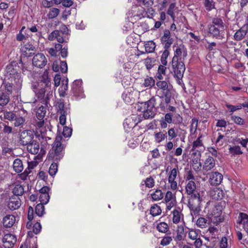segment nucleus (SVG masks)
Segmentation results:
<instances>
[{
	"instance_id": "14",
	"label": "nucleus",
	"mask_w": 248,
	"mask_h": 248,
	"mask_svg": "<svg viewBox=\"0 0 248 248\" xmlns=\"http://www.w3.org/2000/svg\"><path fill=\"white\" fill-rule=\"evenodd\" d=\"M209 183L211 186L219 185L223 180L222 174L218 171H212L208 173Z\"/></svg>"
},
{
	"instance_id": "50",
	"label": "nucleus",
	"mask_w": 248,
	"mask_h": 248,
	"mask_svg": "<svg viewBox=\"0 0 248 248\" xmlns=\"http://www.w3.org/2000/svg\"><path fill=\"white\" fill-rule=\"evenodd\" d=\"M155 60L154 58H147L144 61V63L148 70L151 69L155 65Z\"/></svg>"
},
{
	"instance_id": "2",
	"label": "nucleus",
	"mask_w": 248,
	"mask_h": 248,
	"mask_svg": "<svg viewBox=\"0 0 248 248\" xmlns=\"http://www.w3.org/2000/svg\"><path fill=\"white\" fill-rule=\"evenodd\" d=\"M172 96H169L167 100L166 97H160L164 99L161 101L158 106H156V99L155 97H151L148 101L141 102L138 104V111L143 113V117L145 119H148L154 117L155 112V108H160L162 111H166L168 104L170 103Z\"/></svg>"
},
{
	"instance_id": "6",
	"label": "nucleus",
	"mask_w": 248,
	"mask_h": 248,
	"mask_svg": "<svg viewBox=\"0 0 248 248\" xmlns=\"http://www.w3.org/2000/svg\"><path fill=\"white\" fill-rule=\"evenodd\" d=\"M225 205V202L216 204L213 208L211 217V223L217 226L220 223L222 222L224 219V216L222 215V212Z\"/></svg>"
},
{
	"instance_id": "34",
	"label": "nucleus",
	"mask_w": 248,
	"mask_h": 248,
	"mask_svg": "<svg viewBox=\"0 0 248 248\" xmlns=\"http://www.w3.org/2000/svg\"><path fill=\"white\" fill-rule=\"evenodd\" d=\"M12 193L15 196L19 197L22 196L24 193L23 186L19 184L13 185L12 186Z\"/></svg>"
},
{
	"instance_id": "11",
	"label": "nucleus",
	"mask_w": 248,
	"mask_h": 248,
	"mask_svg": "<svg viewBox=\"0 0 248 248\" xmlns=\"http://www.w3.org/2000/svg\"><path fill=\"white\" fill-rule=\"evenodd\" d=\"M57 113L60 114L59 120L60 123L63 125L66 123V117L70 113V108L65 105L63 100L60 99L58 102Z\"/></svg>"
},
{
	"instance_id": "19",
	"label": "nucleus",
	"mask_w": 248,
	"mask_h": 248,
	"mask_svg": "<svg viewBox=\"0 0 248 248\" xmlns=\"http://www.w3.org/2000/svg\"><path fill=\"white\" fill-rule=\"evenodd\" d=\"M22 55L27 57L33 55L36 51L35 46L30 42L25 43L21 48Z\"/></svg>"
},
{
	"instance_id": "46",
	"label": "nucleus",
	"mask_w": 248,
	"mask_h": 248,
	"mask_svg": "<svg viewBox=\"0 0 248 248\" xmlns=\"http://www.w3.org/2000/svg\"><path fill=\"white\" fill-rule=\"evenodd\" d=\"M46 114V108L41 106L37 109L36 115L38 120L44 119Z\"/></svg>"
},
{
	"instance_id": "28",
	"label": "nucleus",
	"mask_w": 248,
	"mask_h": 248,
	"mask_svg": "<svg viewBox=\"0 0 248 248\" xmlns=\"http://www.w3.org/2000/svg\"><path fill=\"white\" fill-rule=\"evenodd\" d=\"M247 32L248 27L244 25L234 33V39L236 41L242 40L245 37Z\"/></svg>"
},
{
	"instance_id": "57",
	"label": "nucleus",
	"mask_w": 248,
	"mask_h": 248,
	"mask_svg": "<svg viewBox=\"0 0 248 248\" xmlns=\"http://www.w3.org/2000/svg\"><path fill=\"white\" fill-rule=\"evenodd\" d=\"M143 84L145 87L151 88L155 85V80L152 77H148L144 79Z\"/></svg>"
},
{
	"instance_id": "48",
	"label": "nucleus",
	"mask_w": 248,
	"mask_h": 248,
	"mask_svg": "<svg viewBox=\"0 0 248 248\" xmlns=\"http://www.w3.org/2000/svg\"><path fill=\"white\" fill-rule=\"evenodd\" d=\"M10 101V96L5 93L2 92L0 94V106L4 107L6 106Z\"/></svg>"
},
{
	"instance_id": "59",
	"label": "nucleus",
	"mask_w": 248,
	"mask_h": 248,
	"mask_svg": "<svg viewBox=\"0 0 248 248\" xmlns=\"http://www.w3.org/2000/svg\"><path fill=\"white\" fill-rule=\"evenodd\" d=\"M57 163L58 162L53 161L49 167L48 173L51 176L55 175L58 171Z\"/></svg>"
},
{
	"instance_id": "53",
	"label": "nucleus",
	"mask_w": 248,
	"mask_h": 248,
	"mask_svg": "<svg viewBox=\"0 0 248 248\" xmlns=\"http://www.w3.org/2000/svg\"><path fill=\"white\" fill-rule=\"evenodd\" d=\"M203 4L206 10L208 12L215 9V3L213 0H203Z\"/></svg>"
},
{
	"instance_id": "12",
	"label": "nucleus",
	"mask_w": 248,
	"mask_h": 248,
	"mask_svg": "<svg viewBox=\"0 0 248 248\" xmlns=\"http://www.w3.org/2000/svg\"><path fill=\"white\" fill-rule=\"evenodd\" d=\"M141 121L142 118L140 115L132 114L124 120L123 124L124 128L128 131L135 127Z\"/></svg>"
},
{
	"instance_id": "64",
	"label": "nucleus",
	"mask_w": 248,
	"mask_h": 248,
	"mask_svg": "<svg viewBox=\"0 0 248 248\" xmlns=\"http://www.w3.org/2000/svg\"><path fill=\"white\" fill-rule=\"evenodd\" d=\"M50 196L49 194H40L39 196V201L40 202V203H42L43 204H47L49 200Z\"/></svg>"
},
{
	"instance_id": "52",
	"label": "nucleus",
	"mask_w": 248,
	"mask_h": 248,
	"mask_svg": "<svg viewBox=\"0 0 248 248\" xmlns=\"http://www.w3.org/2000/svg\"><path fill=\"white\" fill-rule=\"evenodd\" d=\"M154 136L155 141L158 143H160L167 138L166 133H163V132L161 131L155 133Z\"/></svg>"
},
{
	"instance_id": "24",
	"label": "nucleus",
	"mask_w": 248,
	"mask_h": 248,
	"mask_svg": "<svg viewBox=\"0 0 248 248\" xmlns=\"http://www.w3.org/2000/svg\"><path fill=\"white\" fill-rule=\"evenodd\" d=\"M61 136L56 137L55 140L53 144L52 147L50 150H53L57 152H60L62 153V155H64V148L65 147L63 144L61 142L62 140Z\"/></svg>"
},
{
	"instance_id": "35",
	"label": "nucleus",
	"mask_w": 248,
	"mask_h": 248,
	"mask_svg": "<svg viewBox=\"0 0 248 248\" xmlns=\"http://www.w3.org/2000/svg\"><path fill=\"white\" fill-rule=\"evenodd\" d=\"M62 86L59 89V95L61 97H65L67 94L66 92L68 89V79L66 78L62 81Z\"/></svg>"
},
{
	"instance_id": "7",
	"label": "nucleus",
	"mask_w": 248,
	"mask_h": 248,
	"mask_svg": "<svg viewBox=\"0 0 248 248\" xmlns=\"http://www.w3.org/2000/svg\"><path fill=\"white\" fill-rule=\"evenodd\" d=\"M175 58H172L171 61V66L172 73L175 78H177V82L179 84H181L184 72L186 70V67L184 62L181 61L177 62Z\"/></svg>"
},
{
	"instance_id": "37",
	"label": "nucleus",
	"mask_w": 248,
	"mask_h": 248,
	"mask_svg": "<svg viewBox=\"0 0 248 248\" xmlns=\"http://www.w3.org/2000/svg\"><path fill=\"white\" fill-rule=\"evenodd\" d=\"M156 229L159 232L167 233L169 231L170 228L167 223L165 222H160L157 223Z\"/></svg>"
},
{
	"instance_id": "32",
	"label": "nucleus",
	"mask_w": 248,
	"mask_h": 248,
	"mask_svg": "<svg viewBox=\"0 0 248 248\" xmlns=\"http://www.w3.org/2000/svg\"><path fill=\"white\" fill-rule=\"evenodd\" d=\"M171 213L172 215V220L174 224L179 223L181 218L183 217V214L179 208L174 209L171 212Z\"/></svg>"
},
{
	"instance_id": "16",
	"label": "nucleus",
	"mask_w": 248,
	"mask_h": 248,
	"mask_svg": "<svg viewBox=\"0 0 248 248\" xmlns=\"http://www.w3.org/2000/svg\"><path fill=\"white\" fill-rule=\"evenodd\" d=\"M16 241V236L11 233L5 234L2 238V242L5 248H13Z\"/></svg>"
},
{
	"instance_id": "62",
	"label": "nucleus",
	"mask_w": 248,
	"mask_h": 248,
	"mask_svg": "<svg viewBox=\"0 0 248 248\" xmlns=\"http://www.w3.org/2000/svg\"><path fill=\"white\" fill-rule=\"evenodd\" d=\"M2 125V133L5 135H9L13 133V127L10 126L5 123H3V124H1Z\"/></svg>"
},
{
	"instance_id": "30",
	"label": "nucleus",
	"mask_w": 248,
	"mask_h": 248,
	"mask_svg": "<svg viewBox=\"0 0 248 248\" xmlns=\"http://www.w3.org/2000/svg\"><path fill=\"white\" fill-rule=\"evenodd\" d=\"M150 194L152 200L154 201H160L162 200L164 196L162 190L158 188L150 190Z\"/></svg>"
},
{
	"instance_id": "45",
	"label": "nucleus",
	"mask_w": 248,
	"mask_h": 248,
	"mask_svg": "<svg viewBox=\"0 0 248 248\" xmlns=\"http://www.w3.org/2000/svg\"><path fill=\"white\" fill-rule=\"evenodd\" d=\"M167 65L160 64L158 68L157 73L156 75V78L159 80H162L163 77L162 75H165L166 74L167 70Z\"/></svg>"
},
{
	"instance_id": "15",
	"label": "nucleus",
	"mask_w": 248,
	"mask_h": 248,
	"mask_svg": "<svg viewBox=\"0 0 248 248\" xmlns=\"http://www.w3.org/2000/svg\"><path fill=\"white\" fill-rule=\"evenodd\" d=\"M164 200L166 204V209L170 210L176 203L175 194L173 193L170 191H167L165 194Z\"/></svg>"
},
{
	"instance_id": "42",
	"label": "nucleus",
	"mask_w": 248,
	"mask_h": 248,
	"mask_svg": "<svg viewBox=\"0 0 248 248\" xmlns=\"http://www.w3.org/2000/svg\"><path fill=\"white\" fill-rule=\"evenodd\" d=\"M122 97L124 102L126 104L132 103L134 101L132 93L128 92H124L122 95Z\"/></svg>"
},
{
	"instance_id": "40",
	"label": "nucleus",
	"mask_w": 248,
	"mask_h": 248,
	"mask_svg": "<svg viewBox=\"0 0 248 248\" xmlns=\"http://www.w3.org/2000/svg\"><path fill=\"white\" fill-rule=\"evenodd\" d=\"M177 7L176 5V2H172L170 4L169 8L167 11V14L170 16L172 20L174 21L175 18V12L177 10Z\"/></svg>"
},
{
	"instance_id": "55",
	"label": "nucleus",
	"mask_w": 248,
	"mask_h": 248,
	"mask_svg": "<svg viewBox=\"0 0 248 248\" xmlns=\"http://www.w3.org/2000/svg\"><path fill=\"white\" fill-rule=\"evenodd\" d=\"M143 182L147 187L152 188L155 186V180L152 176L147 177L145 180H142L141 184H142Z\"/></svg>"
},
{
	"instance_id": "38",
	"label": "nucleus",
	"mask_w": 248,
	"mask_h": 248,
	"mask_svg": "<svg viewBox=\"0 0 248 248\" xmlns=\"http://www.w3.org/2000/svg\"><path fill=\"white\" fill-rule=\"evenodd\" d=\"M202 135L200 134L197 140L193 141L192 143V150H197L198 151L199 149H200L201 148H203V149H204V147L203 145V143L202 142Z\"/></svg>"
},
{
	"instance_id": "3",
	"label": "nucleus",
	"mask_w": 248,
	"mask_h": 248,
	"mask_svg": "<svg viewBox=\"0 0 248 248\" xmlns=\"http://www.w3.org/2000/svg\"><path fill=\"white\" fill-rule=\"evenodd\" d=\"M26 70L27 67L21 59L19 62L13 61L6 67L5 76L11 81H14L17 87H21L22 82L21 72L24 73Z\"/></svg>"
},
{
	"instance_id": "51",
	"label": "nucleus",
	"mask_w": 248,
	"mask_h": 248,
	"mask_svg": "<svg viewBox=\"0 0 248 248\" xmlns=\"http://www.w3.org/2000/svg\"><path fill=\"white\" fill-rule=\"evenodd\" d=\"M35 213L39 217H42L45 213L44 204L38 203L36 205L35 208Z\"/></svg>"
},
{
	"instance_id": "56",
	"label": "nucleus",
	"mask_w": 248,
	"mask_h": 248,
	"mask_svg": "<svg viewBox=\"0 0 248 248\" xmlns=\"http://www.w3.org/2000/svg\"><path fill=\"white\" fill-rule=\"evenodd\" d=\"M60 12V11L58 8H51L47 15L48 18L53 19L59 15Z\"/></svg>"
},
{
	"instance_id": "25",
	"label": "nucleus",
	"mask_w": 248,
	"mask_h": 248,
	"mask_svg": "<svg viewBox=\"0 0 248 248\" xmlns=\"http://www.w3.org/2000/svg\"><path fill=\"white\" fill-rule=\"evenodd\" d=\"M176 234L173 237L174 240L178 244L179 242L184 241L186 233H185L184 227L183 225H178L176 231Z\"/></svg>"
},
{
	"instance_id": "5",
	"label": "nucleus",
	"mask_w": 248,
	"mask_h": 248,
	"mask_svg": "<svg viewBox=\"0 0 248 248\" xmlns=\"http://www.w3.org/2000/svg\"><path fill=\"white\" fill-rule=\"evenodd\" d=\"M187 206L192 216L199 215L202 208V202L203 199L200 192L192 194L187 196Z\"/></svg>"
},
{
	"instance_id": "61",
	"label": "nucleus",
	"mask_w": 248,
	"mask_h": 248,
	"mask_svg": "<svg viewBox=\"0 0 248 248\" xmlns=\"http://www.w3.org/2000/svg\"><path fill=\"white\" fill-rule=\"evenodd\" d=\"M16 115L14 112L6 111L4 112V118L10 121H13L16 117Z\"/></svg>"
},
{
	"instance_id": "44",
	"label": "nucleus",
	"mask_w": 248,
	"mask_h": 248,
	"mask_svg": "<svg viewBox=\"0 0 248 248\" xmlns=\"http://www.w3.org/2000/svg\"><path fill=\"white\" fill-rule=\"evenodd\" d=\"M144 46L146 52L151 53L154 52L156 45L153 41H149L145 44Z\"/></svg>"
},
{
	"instance_id": "17",
	"label": "nucleus",
	"mask_w": 248,
	"mask_h": 248,
	"mask_svg": "<svg viewBox=\"0 0 248 248\" xmlns=\"http://www.w3.org/2000/svg\"><path fill=\"white\" fill-rule=\"evenodd\" d=\"M47 60L45 56L41 53L36 54L32 59V64L35 67L42 68L46 64Z\"/></svg>"
},
{
	"instance_id": "20",
	"label": "nucleus",
	"mask_w": 248,
	"mask_h": 248,
	"mask_svg": "<svg viewBox=\"0 0 248 248\" xmlns=\"http://www.w3.org/2000/svg\"><path fill=\"white\" fill-rule=\"evenodd\" d=\"M82 81L81 80H74L71 85V92L74 96L81 97L83 94V89L81 87Z\"/></svg>"
},
{
	"instance_id": "58",
	"label": "nucleus",
	"mask_w": 248,
	"mask_h": 248,
	"mask_svg": "<svg viewBox=\"0 0 248 248\" xmlns=\"http://www.w3.org/2000/svg\"><path fill=\"white\" fill-rule=\"evenodd\" d=\"M231 118V120L232 121L234 124L237 125H243L245 123V120L239 116L232 115Z\"/></svg>"
},
{
	"instance_id": "10",
	"label": "nucleus",
	"mask_w": 248,
	"mask_h": 248,
	"mask_svg": "<svg viewBox=\"0 0 248 248\" xmlns=\"http://www.w3.org/2000/svg\"><path fill=\"white\" fill-rule=\"evenodd\" d=\"M166 172L168 173V182L170 184V188L173 190H175L177 189V183L175 180L177 175V173L178 172V166H176L175 168L172 169L170 166H168L166 169Z\"/></svg>"
},
{
	"instance_id": "36",
	"label": "nucleus",
	"mask_w": 248,
	"mask_h": 248,
	"mask_svg": "<svg viewBox=\"0 0 248 248\" xmlns=\"http://www.w3.org/2000/svg\"><path fill=\"white\" fill-rule=\"evenodd\" d=\"M3 84L4 87L5 92H6V94H8V95L12 93L13 90L15 87H16V88H19L16 87L14 81H11V82H9V81H5Z\"/></svg>"
},
{
	"instance_id": "22",
	"label": "nucleus",
	"mask_w": 248,
	"mask_h": 248,
	"mask_svg": "<svg viewBox=\"0 0 248 248\" xmlns=\"http://www.w3.org/2000/svg\"><path fill=\"white\" fill-rule=\"evenodd\" d=\"M187 50L184 47H177L174 53V56L172 58H175L177 62H184L185 58L187 56Z\"/></svg>"
},
{
	"instance_id": "31",
	"label": "nucleus",
	"mask_w": 248,
	"mask_h": 248,
	"mask_svg": "<svg viewBox=\"0 0 248 248\" xmlns=\"http://www.w3.org/2000/svg\"><path fill=\"white\" fill-rule=\"evenodd\" d=\"M63 156L64 155L62 153L50 150L47 155V159L49 161L58 162L63 158Z\"/></svg>"
},
{
	"instance_id": "21",
	"label": "nucleus",
	"mask_w": 248,
	"mask_h": 248,
	"mask_svg": "<svg viewBox=\"0 0 248 248\" xmlns=\"http://www.w3.org/2000/svg\"><path fill=\"white\" fill-rule=\"evenodd\" d=\"M210 195L213 199L219 201L225 198L226 191L219 187H216L210 191Z\"/></svg>"
},
{
	"instance_id": "9",
	"label": "nucleus",
	"mask_w": 248,
	"mask_h": 248,
	"mask_svg": "<svg viewBox=\"0 0 248 248\" xmlns=\"http://www.w3.org/2000/svg\"><path fill=\"white\" fill-rule=\"evenodd\" d=\"M28 151L33 155L38 154L39 158L42 157L46 153V151L43 145H40L39 141L33 140L27 146Z\"/></svg>"
},
{
	"instance_id": "8",
	"label": "nucleus",
	"mask_w": 248,
	"mask_h": 248,
	"mask_svg": "<svg viewBox=\"0 0 248 248\" xmlns=\"http://www.w3.org/2000/svg\"><path fill=\"white\" fill-rule=\"evenodd\" d=\"M156 85L157 89L156 93L158 94L159 97H166L167 100L169 96H172L171 87L168 82L160 80L156 82Z\"/></svg>"
},
{
	"instance_id": "13",
	"label": "nucleus",
	"mask_w": 248,
	"mask_h": 248,
	"mask_svg": "<svg viewBox=\"0 0 248 248\" xmlns=\"http://www.w3.org/2000/svg\"><path fill=\"white\" fill-rule=\"evenodd\" d=\"M161 44L165 49H168L173 44L174 39L171 36L170 32L169 30L166 29L164 31L163 35L161 36Z\"/></svg>"
},
{
	"instance_id": "4",
	"label": "nucleus",
	"mask_w": 248,
	"mask_h": 248,
	"mask_svg": "<svg viewBox=\"0 0 248 248\" xmlns=\"http://www.w3.org/2000/svg\"><path fill=\"white\" fill-rule=\"evenodd\" d=\"M209 33L216 39L222 40L225 37V28L224 23L220 18H213L208 25Z\"/></svg>"
},
{
	"instance_id": "43",
	"label": "nucleus",
	"mask_w": 248,
	"mask_h": 248,
	"mask_svg": "<svg viewBox=\"0 0 248 248\" xmlns=\"http://www.w3.org/2000/svg\"><path fill=\"white\" fill-rule=\"evenodd\" d=\"M198 125V120L196 118L192 119L191 123L190 126V133L191 135L196 134Z\"/></svg>"
},
{
	"instance_id": "41",
	"label": "nucleus",
	"mask_w": 248,
	"mask_h": 248,
	"mask_svg": "<svg viewBox=\"0 0 248 248\" xmlns=\"http://www.w3.org/2000/svg\"><path fill=\"white\" fill-rule=\"evenodd\" d=\"M162 210L160 207L157 204L152 205L150 209V214L153 217H156L161 214Z\"/></svg>"
},
{
	"instance_id": "33",
	"label": "nucleus",
	"mask_w": 248,
	"mask_h": 248,
	"mask_svg": "<svg viewBox=\"0 0 248 248\" xmlns=\"http://www.w3.org/2000/svg\"><path fill=\"white\" fill-rule=\"evenodd\" d=\"M13 169L16 173L21 172L24 169L23 161L19 158L15 159L13 163Z\"/></svg>"
},
{
	"instance_id": "49",
	"label": "nucleus",
	"mask_w": 248,
	"mask_h": 248,
	"mask_svg": "<svg viewBox=\"0 0 248 248\" xmlns=\"http://www.w3.org/2000/svg\"><path fill=\"white\" fill-rule=\"evenodd\" d=\"M229 152L233 155H240L243 154L240 147L238 145L230 146L229 148Z\"/></svg>"
},
{
	"instance_id": "47",
	"label": "nucleus",
	"mask_w": 248,
	"mask_h": 248,
	"mask_svg": "<svg viewBox=\"0 0 248 248\" xmlns=\"http://www.w3.org/2000/svg\"><path fill=\"white\" fill-rule=\"evenodd\" d=\"M14 126L17 127H22L26 121L25 118L23 116H17L14 119Z\"/></svg>"
},
{
	"instance_id": "63",
	"label": "nucleus",
	"mask_w": 248,
	"mask_h": 248,
	"mask_svg": "<svg viewBox=\"0 0 248 248\" xmlns=\"http://www.w3.org/2000/svg\"><path fill=\"white\" fill-rule=\"evenodd\" d=\"M15 9L13 7H11L8 14L5 15L4 14L3 15V17L4 18H6L10 23L15 16Z\"/></svg>"
},
{
	"instance_id": "29",
	"label": "nucleus",
	"mask_w": 248,
	"mask_h": 248,
	"mask_svg": "<svg viewBox=\"0 0 248 248\" xmlns=\"http://www.w3.org/2000/svg\"><path fill=\"white\" fill-rule=\"evenodd\" d=\"M215 167V159L211 156H209L204 162L202 169L203 170L209 171Z\"/></svg>"
},
{
	"instance_id": "54",
	"label": "nucleus",
	"mask_w": 248,
	"mask_h": 248,
	"mask_svg": "<svg viewBox=\"0 0 248 248\" xmlns=\"http://www.w3.org/2000/svg\"><path fill=\"white\" fill-rule=\"evenodd\" d=\"M170 55V52L168 49H165L163 52L160 58L161 64L167 65L168 64L167 59Z\"/></svg>"
},
{
	"instance_id": "26",
	"label": "nucleus",
	"mask_w": 248,
	"mask_h": 248,
	"mask_svg": "<svg viewBox=\"0 0 248 248\" xmlns=\"http://www.w3.org/2000/svg\"><path fill=\"white\" fill-rule=\"evenodd\" d=\"M16 221V217L13 215H7L2 219L3 225L6 228H11Z\"/></svg>"
},
{
	"instance_id": "1",
	"label": "nucleus",
	"mask_w": 248,
	"mask_h": 248,
	"mask_svg": "<svg viewBox=\"0 0 248 248\" xmlns=\"http://www.w3.org/2000/svg\"><path fill=\"white\" fill-rule=\"evenodd\" d=\"M50 78L48 72L46 70L38 80L32 83V89L38 100L47 106L50 99L52 97L53 92L51 88Z\"/></svg>"
},
{
	"instance_id": "18",
	"label": "nucleus",
	"mask_w": 248,
	"mask_h": 248,
	"mask_svg": "<svg viewBox=\"0 0 248 248\" xmlns=\"http://www.w3.org/2000/svg\"><path fill=\"white\" fill-rule=\"evenodd\" d=\"M21 205V201L19 197L12 196L7 201V207L11 211L17 210Z\"/></svg>"
},
{
	"instance_id": "60",
	"label": "nucleus",
	"mask_w": 248,
	"mask_h": 248,
	"mask_svg": "<svg viewBox=\"0 0 248 248\" xmlns=\"http://www.w3.org/2000/svg\"><path fill=\"white\" fill-rule=\"evenodd\" d=\"M177 129L174 127L169 128L167 132V134L168 135V139L170 140L173 139L175 138L177 136Z\"/></svg>"
},
{
	"instance_id": "23",
	"label": "nucleus",
	"mask_w": 248,
	"mask_h": 248,
	"mask_svg": "<svg viewBox=\"0 0 248 248\" xmlns=\"http://www.w3.org/2000/svg\"><path fill=\"white\" fill-rule=\"evenodd\" d=\"M31 131L25 130L21 132L20 135V141L23 145L27 146L33 140V135L31 134Z\"/></svg>"
},
{
	"instance_id": "27",
	"label": "nucleus",
	"mask_w": 248,
	"mask_h": 248,
	"mask_svg": "<svg viewBox=\"0 0 248 248\" xmlns=\"http://www.w3.org/2000/svg\"><path fill=\"white\" fill-rule=\"evenodd\" d=\"M185 192L187 196L199 192L196 190V185L194 181L186 182Z\"/></svg>"
},
{
	"instance_id": "39",
	"label": "nucleus",
	"mask_w": 248,
	"mask_h": 248,
	"mask_svg": "<svg viewBox=\"0 0 248 248\" xmlns=\"http://www.w3.org/2000/svg\"><path fill=\"white\" fill-rule=\"evenodd\" d=\"M211 219L209 220L207 218L200 217L197 219L196 225L201 228H205L209 225Z\"/></svg>"
}]
</instances>
